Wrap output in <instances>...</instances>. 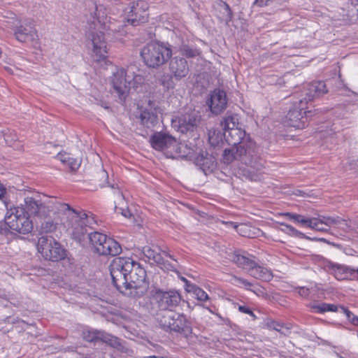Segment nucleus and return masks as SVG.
<instances>
[{"label": "nucleus", "mask_w": 358, "mask_h": 358, "mask_svg": "<svg viewBox=\"0 0 358 358\" xmlns=\"http://www.w3.org/2000/svg\"><path fill=\"white\" fill-rule=\"evenodd\" d=\"M25 213L39 217L46 216L48 211L52 210L57 214L63 225L71 234L73 239L80 241L87 233V227L92 222L87 217L85 211L77 210L69 204L57 199L50 200L45 204L32 197L24 199Z\"/></svg>", "instance_id": "1"}, {"label": "nucleus", "mask_w": 358, "mask_h": 358, "mask_svg": "<svg viewBox=\"0 0 358 358\" xmlns=\"http://www.w3.org/2000/svg\"><path fill=\"white\" fill-rule=\"evenodd\" d=\"M234 160L241 161L247 166L243 170V176L250 180H257L259 176L255 171H259L263 167V161L259 157L255 143L249 144V147L244 145L233 146L231 149H225L223 153V162L230 164Z\"/></svg>", "instance_id": "2"}, {"label": "nucleus", "mask_w": 358, "mask_h": 358, "mask_svg": "<svg viewBox=\"0 0 358 358\" xmlns=\"http://www.w3.org/2000/svg\"><path fill=\"white\" fill-rule=\"evenodd\" d=\"M229 258L238 266L247 269L249 274L256 279L268 282L273 278L272 273L269 269L259 265L255 257L245 252H231L229 254Z\"/></svg>", "instance_id": "3"}, {"label": "nucleus", "mask_w": 358, "mask_h": 358, "mask_svg": "<svg viewBox=\"0 0 358 358\" xmlns=\"http://www.w3.org/2000/svg\"><path fill=\"white\" fill-rule=\"evenodd\" d=\"M145 64L152 68H157L166 63L172 55L169 45L158 42L147 44L141 51Z\"/></svg>", "instance_id": "4"}, {"label": "nucleus", "mask_w": 358, "mask_h": 358, "mask_svg": "<svg viewBox=\"0 0 358 358\" xmlns=\"http://www.w3.org/2000/svg\"><path fill=\"white\" fill-rule=\"evenodd\" d=\"M89 31L87 38L92 48V57L96 62L103 60L106 57L107 45L104 37L103 30L105 27L101 22L93 18V21L89 22Z\"/></svg>", "instance_id": "5"}, {"label": "nucleus", "mask_w": 358, "mask_h": 358, "mask_svg": "<svg viewBox=\"0 0 358 358\" xmlns=\"http://www.w3.org/2000/svg\"><path fill=\"white\" fill-rule=\"evenodd\" d=\"M86 215L90 220V222H92L87 227V231H89V229L91 228L90 225L94 222V218L89 217L87 213ZM87 234H88L89 239L98 254L101 255L115 256L121 252L122 248L120 245L114 239L108 238L106 235L96 231L90 233L87 231L85 235ZM85 236H84L79 242H81L85 238ZM75 240L76 241V239ZM77 241H78V240H77Z\"/></svg>", "instance_id": "6"}, {"label": "nucleus", "mask_w": 358, "mask_h": 358, "mask_svg": "<svg viewBox=\"0 0 358 358\" xmlns=\"http://www.w3.org/2000/svg\"><path fill=\"white\" fill-rule=\"evenodd\" d=\"M131 271H129L128 275L125 278L127 282L122 286V290L126 292L129 290V294L134 297L142 296L146 291V271L141 264L134 261L132 264Z\"/></svg>", "instance_id": "7"}, {"label": "nucleus", "mask_w": 358, "mask_h": 358, "mask_svg": "<svg viewBox=\"0 0 358 358\" xmlns=\"http://www.w3.org/2000/svg\"><path fill=\"white\" fill-rule=\"evenodd\" d=\"M159 324L165 331L177 332L185 336L192 333L190 323L185 315L174 311H167L162 315Z\"/></svg>", "instance_id": "8"}, {"label": "nucleus", "mask_w": 358, "mask_h": 358, "mask_svg": "<svg viewBox=\"0 0 358 358\" xmlns=\"http://www.w3.org/2000/svg\"><path fill=\"white\" fill-rule=\"evenodd\" d=\"M4 220L10 230L19 234H27L33 229L32 222L25 213L23 207H15L8 210Z\"/></svg>", "instance_id": "9"}, {"label": "nucleus", "mask_w": 358, "mask_h": 358, "mask_svg": "<svg viewBox=\"0 0 358 358\" xmlns=\"http://www.w3.org/2000/svg\"><path fill=\"white\" fill-rule=\"evenodd\" d=\"M37 249L46 260L59 262L66 257V250L51 236L40 237Z\"/></svg>", "instance_id": "10"}, {"label": "nucleus", "mask_w": 358, "mask_h": 358, "mask_svg": "<svg viewBox=\"0 0 358 358\" xmlns=\"http://www.w3.org/2000/svg\"><path fill=\"white\" fill-rule=\"evenodd\" d=\"M134 259L130 257H116L110 265V273L114 286L121 292L122 286L127 282L125 278L128 275L129 271L132 268Z\"/></svg>", "instance_id": "11"}, {"label": "nucleus", "mask_w": 358, "mask_h": 358, "mask_svg": "<svg viewBox=\"0 0 358 358\" xmlns=\"http://www.w3.org/2000/svg\"><path fill=\"white\" fill-rule=\"evenodd\" d=\"M152 296L161 310L173 311L181 301V296L176 290L162 291L160 289L152 292Z\"/></svg>", "instance_id": "12"}, {"label": "nucleus", "mask_w": 358, "mask_h": 358, "mask_svg": "<svg viewBox=\"0 0 358 358\" xmlns=\"http://www.w3.org/2000/svg\"><path fill=\"white\" fill-rule=\"evenodd\" d=\"M201 120L199 111L191 110L172 120V125L181 133L192 132L196 129Z\"/></svg>", "instance_id": "13"}, {"label": "nucleus", "mask_w": 358, "mask_h": 358, "mask_svg": "<svg viewBox=\"0 0 358 358\" xmlns=\"http://www.w3.org/2000/svg\"><path fill=\"white\" fill-rule=\"evenodd\" d=\"M328 92V89L324 82L314 81L303 86L298 98L301 105H307L309 101H313Z\"/></svg>", "instance_id": "14"}, {"label": "nucleus", "mask_w": 358, "mask_h": 358, "mask_svg": "<svg viewBox=\"0 0 358 358\" xmlns=\"http://www.w3.org/2000/svg\"><path fill=\"white\" fill-rule=\"evenodd\" d=\"M148 3L143 0H134L128 7L127 21L132 26H138L148 20Z\"/></svg>", "instance_id": "15"}, {"label": "nucleus", "mask_w": 358, "mask_h": 358, "mask_svg": "<svg viewBox=\"0 0 358 358\" xmlns=\"http://www.w3.org/2000/svg\"><path fill=\"white\" fill-rule=\"evenodd\" d=\"M324 269L338 280H355L358 278V269L345 265L328 262L324 266Z\"/></svg>", "instance_id": "16"}, {"label": "nucleus", "mask_w": 358, "mask_h": 358, "mask_svg": "<svg viewBox=\"0 0 358 358\" xmlns=\"http://www.w3.org/2000/svg\"><path fill=\"white\" fill-rule=\"evenodd\" d=\"M127 69H120L113 73L112 78L114 91L120 99H124L131 89V83L127 79Z\"/></svg>", "instance_id": "17"}, {"label": "nucleus", "mask_w": 358, "mask_h": 358, "mask_svg": "<svg viewBox=\"0 0 358 358\" xmlns=\"http://www.w3.org/2000/svg\"><path fill=\"white\" fill-rule=\"evenodd\" d=\"M143 253L148 259L152 260L154 263L157 264L162 269L166 271H173L176 266L167 261L164 260L162 257V254L166 257H168L173 260H176L171 255L168 251L165 250H160V252H157L154 249L151 248L150 246H145L143 248Z\"/></svg>", "instance_id": "18"}, {"label": "nucleus", "mask_w": 358, "mask_h": 358, "mask_svg": "<svg viewBox=\"0 0 358 358\" xmlns=\"http://www.w3.org/2000/svg\"><path fill=\"white\" fill-rule=\"evenodd\" d=\"M14 34L16 39L20 42L34 40L38 37L35 21L31 18L25 19L23 24L16 26Z\"/></svg>", "instance_id": "19"}, {"label": "nucleus", "mask_w": 358, "mask_h": 358, "mask_svg": "<svg viewBox=\"0 0 358 358\" xmlns=\"http://www.w3.org/2000/svg\"><path fill=\"white\" fill-rule=\"evenodd\" d=\"M298 105L297 108L294 106L289 110L286 117L287 123L290 127L302 129L306 126L307 122L306 115H303V114L307 113L305 110L306 105H301L299 101H298Z\"/></svg>", "instance_id": "20"}, {"label": "nucleus", "mask_w": 358, "mask_h": 358, "mask_svg": "<svg viewBox=\"0 0 358 358\" xmlns=\"http://www.w3.org/2000/svg\"><path fill=\"white\" fill-rule=\"evenodd\" d=\"M169 71L176 80L185 78L189 71L187 61L181 57L176 56L171 59L169 64Z\"/></svg>", "instance_id": "21"}, {"label": "nucleus", "mask_w": 358, "mask_h": 358, "mask_svg": "<svg viewBox=\"0 0 358 358\" xmlns=\"http://www.w3.org/2000/svg\"><path fill=\"white\" fill-rule=\"evenodd\" d=\"M207 103L213 114L221 113L227 106L226 92L224 90L215 89L210 94Z\"/></svg>", "instance_id": "22"}, {"label": "nucleus", "mask_w": 358, "mask_h": 358, "mask_svg": "<svg viewBox=\"0 0 358 358\" xmlns=\"http://www.w3.org/2000/svg\"><path fill=\"white\" fill-rule=\"evenodd\" d=\"M152 147L159 151L176 146V140L171 135L162 132H155L150 138Z\"/></svg>", "instance_id": "23"}, {"label": "nucleus", "mask_w": 358, "mask_h": 358, "mask_svg": "<svg viewBox=\"0 0 358 358\" xmlns=\"http://www.w3.org/2000/svg\"><path fill=\"white\" fill-rule=\"evenodd\" d=\"M223 136L228 144L232 146L236 147L238 145H244L248 148L249 144L255 143L252 141L245 138V131L241 127L229 130L226 133H223Z\"/></svg>", "instance_id": "24"}, {"label": "nucleus", "mask_w": 358, "mask_h": 358, "mask_svg": "<svg viewBox=\"0 0 358 358\" xmlns=\"http://www.w3.org/2000/svg\"><path fill=\"white\" fill-rule=\"evenodd\" d=\"M216 10L218 19L227 24L231 21L233 18V12L229 6L222 0L216 1Z\"/></svg>", "instance_id": "25"}, {"label": "nucleus", "mask_w": 358, "mask_h": 358, "mask_svg": "<svg viewBox=\"0 0 358 358\" xmlns=\"http://www.w3.org/2000/svg\"><path fill=\"white\" fill-rule=\"evenodd\" d=\"M141 124L147 129H152L158 123L157 112L145 109L140 115Z\"/></svg>", "instance_id": "26"}, {"label": "nucleus", "mask_w": 358, "mask_h": 358, "mask_svg": "<svg viewBox=\"0 0 358 358\" xmlns=\"http://www.w3.org/2000/svg\"><path fill=\"white\" fill-rule=\"evenodd\" d=\"M101 341L121 352H126L127 349L124 341H122L119 338L112 336L111 334H109L105 331L103 332Z\"/></svg>", "instance_id": "27"}, {"label": "nucleus", "mask_w": 358, "mask_h": 358, "mask_svg": "<svg viewBox=\"0 0 358 358\" xmlns=\"http://www.w3.org/2000/svg\"><path fill=\"white\" fill-rule=\"evenodd\" d=\"M56 157L64 164H66L71 171H76L80 166V161L71 157L69 154L59 153Z\"/></svg>", "instance_id": "28"}, {"label": "nucleus", "mask_w": 358, "mask_h": 358, "mask_svg": "<svg viewBox=\"0 0 358 358\" xmlns=\"http://www.w3.org/2000/svg\"><path fill=\"white\" fill-rule=\"evenodd\" d=\"M238 124V117L236 115L234 114H227L221 122L224 133H226L229 130L239 128Z\"/></svg>", "instance_id": "29"}, {"label": "nucleus", "mask_w": 358, "mask_h": 358, "mask_svg": "<svg viewBox=\"0 0 358 358\" xmlns=\"http://www.w3.org/2000/svg\"><path fill=\"white\" fill-rule=\"evenodd\" d=\"M178 49L182 55L187 58H194L200 55L199 49L183 41H182L181 44L178 45Z\"/></svg>", "instance_id": "30"}, {"label": "nucleus", "mask_w": 358, "mask_h": 358, "mask_svg": "<svg viewBox=\"0 0 358 358\" xmlns=\"http://www.w3.org/2000/svg\"><path fill=\"white\" fill-rule=\"evenodd\" d=\"M191 159H194L195 164L203 169L209 168L212 163V159L208 156L207 153L204 155L203 152L198 154L194 152V157Z\"/></svg>", "instance_id": "31"}, {"label": "nucleus", "mask_w": 358, "mask_h": 358, "mask_svg": "<svg viewBox=\"0 0 358 358\" xmlns=\"http://www.w3.org/2000/svg\"><path fill=\"white\" fill-rule=\"evenodd\" d=\"M310 307L313 310V311L317 313H324L326 312H337L338 311L339 309V306L335 304L327 303L313 304Z\"/></svg>", "instance_id": "32"}, {"label": "nucleus", "mask_w": 358, "mask_h": 358, "mask_svg": "<svg viewBox=\"0 0 358 358\" xmlns=\"http://www.w3.org/2000/svg\"><path fill=\"white\" fill-rule=\"evenodd\" d=\"M134 69V66H129L127 69V79L131 83V87H137L144 82V78L140 74L135 73Z\"/></svg>", "instance_id": "33"}, {"label": "nucleus", "mask_w": 358, "mask_h": 358, "mask_svg": "<svg viewBox=\"0 0 358 358\" xmlns=\"http://www.w3.org/2000/svg\"><path fill=\"white\" fill-rule=\"evenodd\" d=\"M103 331L96 329L85 330L83 332V338L85 341L91 343H96L101 341Z\"/></svg>", "instance_id": "34"}, {"label": "nucleus", "mask_w": 358, "mask_h": 358, "mask_svg": "<svg viewBox=\"0 0 358 358\" xmlns=\"http://www.w3.org/2000/svg\"><path fill=\"white\" fill-rule=\"evenodd\" d=\"M18 19L15 14L10 13V16H4L0 20V28L2 29H14L16 27Z\"/></svg>", "instance_id": "35"}, {"label": "nucleus", "mask_w": 358, "mask_h": 358, "mask_svg": "<svg viewBox=\"0 0 358 358\" xmlns=\"http://www.w3.org/2000/svg\"><path fill=\"white\" fill-rule=\"evenodd\" d=\"M187 292L192 293L196 299L201 301H206L209 299L207 293L195 284L188 285Z\"/></svg>", "instance_id": "36"}, {"label": "nucleus", "mask_w": 358, "mask_h": 358, "mask_svg": "<svg viewBox=\"0 0 358 358\" xmlns=\"http://www.w3.org/2000/svg\"><path fill=\"white\" fill-rule=\"evenodd\" d=\"M266 326L268 328L275 330L285 336H287L290 333L289 328L275 320L268 321L266 322Z\"/></svg>", "instance_id": "37"}, {"label": "nucleus", "mask_w": 358, "mask_h": 358, "mask_svg": "<svg viewBox=\"0 0 358 358\" xmlns=\"http://www.w3.org/2000/svg\"><path fill=\"white\" fill-rule=\"evenodd\" d=\"M320 220L327 227H336L339 223H344L340 217L319 216Z\"/></svg>", "instance_id": "38"}, {"label": "nucleus", "mask_w": 358, "mask_h": 358, "mask_svg": "<svg viewBox=\"0 0 358 358\" xmlns=\"http://www.w3.org/2000/svg\"><path fill=\"white\" fill-rule=\"evenodd\" d=\"M177 150H178V152L180 153L181 156L183 157L189 158L190 159L194 157L195 151L193 148L188 146L187 144L180 143L178 146Z\"/></svg>", "instance_id": "39"}, {"label": "nucleus", "mask_w": 358, "mask_h": 358, "mask_svg": "<svg viewBox=\"0 0 358 358\" xmlns=\"http://www.w3.org/2000/svg\"><path fill=\"white\" fill-rule=\"evenodd\" d=\"M232 280H234V283L235 285L243 286L247 289H249L255 293H257L255 290L251 289L252 284L248 281L247 280L237 276H233Z\"/></svg>", "instance_id": "40"}, {"label": "nucleus", "mask_w": 358, "mask_h": 358, "mask_svg": "<svg viewBox=\"0 0 358 358\" xmlns=\"http://www.w3.org/2000/svg\"><path fill=\"white\" fill-rule=\"evenodd\" d=\"M173 77L172 76L164 75L159 79V83L166 89H173L174 87V83L173 81Z\"/></svg>", "instance_id": "41"}, {"label": "nucleus", "mask_w": 358, "mask_h": 358, "mask_svg": "<svg viewBox=\"0 0 358 358\" xmlns=\"http://www.w3.org/2000/svg\"><path fill=\"white\" fill-rule=\"evenodd\" d=\"M56 229V225L53 223L52 221H45L41 224V229L45 233H50L55 231Z\"/></svg>", "instance_id": "42"}, {"label": "nucleus", "mask_w": 358, "mask_h": 358, "mask_svg": "<svg viewBox=\"0 0 358 358\" xmlns=\"http://www.w3.org/2000/svg\"><path fill=\"white\" fill-rule=\"evenodd\" d=\"M299 223L311 229V227H314V226H315V217L306 218L302 215Z\"/></svg>", "instance_id": "43"}, {"label": "nucleus", "mask_w": 358, "mask_h": 358, "mask_svg": "<svg viewBox=\"0 0 358 358\" xmlns=\"http://www.w3.org/2000/svg\"><path fill=\"white\" fill-rule=\"evenodd\" d=\"M315 226H314V227H311V229H315L317 231H328V228L327 227H324L322 226V224H324V223H322L320 220V217H315Z\"/></svg>", "instance_id": "44"}, {"label": "nucleus", "mask_w": 358, "mask_h": 358, "mask_svg": "<svg viewBox=\"0 0 358 358\" xmlns=\"http://www.w3.org/2000/svg\"><path fill=\"white\" fill-rule=\"evenodd\" d=\"M238 309L240 312H241L243 313L250 315V316H252L253 317L254 320L256 319V315L254 314L252 310L248 306L240 305V306H238Z\"/></svg>", "instance_id": "45"}, {"label": "nucleus", "mask_w": 358, "mask_h": 358, "mask_svg": "<svg viewBox=\"0 0 358 358\" xmlns=\"http://www.w3.org/2000/svg\"><path fill=\"white\" fill-rule=\"evenodd\" d=\"M339 308L341 309V310L346 315L348 320L351 322L352 323V319L353 317H357V316H355L352 312H350L349 310H348L347 308H345V307L343 306H339Z\"/></svg>", "instance_id": "46"}, {"label": "nucleus", "mask_w": 358, "mask_h": 358, "mask_svg": "<svg viewBox=\"0 0 358 358\" xmlns=\"http://www.w3.org/2000/svg\"><path fill=\"white\" fill-rule=\"evenodd\" d=\"M343 222L344 223H339L338 224L336 225V227L338 228L341 229L344 231H348L350 229V226L348 224L345 220L343 219Z\"/></svg>", "instance_id": "47"}, {"label": "nucleus", "mask_w": 358, "mask_h": 358, "mask_svg": "<svg viewBox=\"0 0 358 358\" xmlns=\"http://www.w3.org/2000/svg\"><path fill=\"white\" fill-rule=\"evenodd\" d=\"M115 210L117 213H119V211H120L121 213V214L123 216H124L125 217H130L131 216V213L127 209L118 208L117 206H115Z\"/></svg>", "instance_id": "48"}, {"label": "nucleus", "mask_w": 358, "mask_h": 358, "mask_svg": "<svg viewBox=\"0 0 358 358\" xmlns=\"http://www.w3.org/2000/svg\"><path fill=\"white\" fill-rule=\"evenodd\" d=\"M287 216H288L290 220H292L294 222H297V223L299 222V220L302 217L301 215L294 214V213H287Z\"/></svg>", "instance_id": "49"}, {"label": "nucleus", "mask_w": 358, "mask_h": 358, "mask_svg": "<svg viewBox=\"0 0 358 358\" xmlns=\"http://www.w3.org/2000/svg\"><path fill=\"white\" fill-rule=\"evenodd\" d=\"M299 294L303 297H307L310 294V290L308 288L303 287L299 289Z\"/></svg>", "instance_id": "50"}, {"label": "nucleus", "mask_w": 358, "mask_h": 358, "mask_svg": "<svg viewBox=\"0 0 358 358\" xmlns=\"http://www.w3.org/2000/svg\"><path fill=\"white\" fill-rule=\"evenodd\" d=\"M284 226L289 231V232L292 233V234L296 235V234H299V232L296 229H294L292 226L289 225V224H285Z\"/></svg>", "instance_id": "51"}, {"label": "nucleus", "mask_w": 358, "mask_h": 358, "mask_svg": "<svg viewBox=\"0 0 358 358\" xmlns=\"http://www.w3.org/2000/svg\"><path fill=\"white\" fill-rule=\"evenodd\" d=\"M6 193V187L1 183H0V199L5 195Z\"/></svg>", "instance_id": "52"}, {"label": "nucleus", "mask_w": 358, "mask_h": 358, "mask_svg": "<svg viewBox=\"0 0 358 358\" xmlns=\"http://www.w3.org/2000/svg\"><path fill=\"white\" fill-rule=\"evenodd\" d=\"M180 279H181L182 281H183L185 282V290L187 292L188 291V285H194L193 283H191L189 280H187L184 277H181Z\"/></svg>", "instance_id": "53"}, {"label": "nucleus", "mask_w": 358, "mask_h": 358, "mask_svg": "<svg viewBox=\"0 0 358 358\" xmlns=\"http://www.w3.org/2000/svg\"><path fill=\"white\" fill-rule=\"evenodd\" d=\"M215 131H212L211 130L209 131L208 132V138H209V141L213 144L215 142L213 141V135H215Z\"/></svg>", "instance_id": "54"}, {"label": "nucleus", "mask_w": 358, "mask_h": 358, "mask_svg": "<svg viewBox=\"0 0 358 358\" xmlns=\"http://www.w3.org/2000/svg\"><path fill=\"white\" fill-rule=\"evenodd\" d=\"M266 2V0H255V3L259 6H266L267 4Z\"/></svg>", "instance_id": "55"}, {"label": "nucleus", "mask_w": 358, "mask_h": 358, "mask_svg": "<svg viewBox=\"0 0 358 358\" xmlns=\"http://www.w3.org/2000/svg\"><path fill=\"white\" fill-rule=\"evenodd\" d=\"M352 324L354 325L358 326V317H353Z\"/></svg>", "instance_id": "56"}, {"label": "nucleus", "mask_w": 358, "mask_h": 358, "mask_svg": "<svg viewBox=\"0 0 358 358\" xmlns=\"http://www.w3.org/2000/svg\"><path fill=\"white\" fill-rule=\"evenodd\" d=\"M101 186H103V187L108 186V187H111L114 188V186L110 185L108 181L106 182V184L101 185Z\"/></svg>", "instance_id": "57"}, {"label": "nucleus", "mask_w": 358, "mask_h": 358, "mask_svg": "<svg viewBox=\"0 0 358 358\" xmlns=\"http://www.w3.org/2000/svg\"><path fill=\"white\" fill-rule=\"evenodd\" d=\"M101 173L103 176H106L108 178V174L104 170L102 171Z\"/></svg>", "instance_id": "58"}, {"label": "nucleus", "mask_w": 358, "mask_h": 358, "mask_svg": "<svg viewBox=\"0 0 358 358\" xmlns=\"http://www.w3.org/2000/svg\"><path fill=\"white\" fill-rule=\"evenodd\" d=\"M17 322H20L22 323H25V322L22 320H17Z\"/></svg>", "instance_id": "59"}, {"label": "nucleus", "mask_w": 358, "mask_h": 358, "mask_svg": "<svg viewBox=\"0 0 358 358\" xmlns=\"http://www.w3.org/2000/svg\"><path fill=\"white\" fill-rule=\"evenodd\" d=\"M337 356H338V358H344L343 356H341V355H340L338 354H337Z\"/></svg>", "instance_id": "60"}, {"label": "nucleus", "mask_w": 358, "mask_h": 358, "mask_svg": "<svg viewBox=\"0 0 358 358\" xmlns=\"http://www.w3.org/2000/svg\"><path fill=\"white\" fill-rule=\"evenodd\" d=\"M357 336H358V333H357Z\"/></svg>", "instance_id": "61"}]
</instances>
